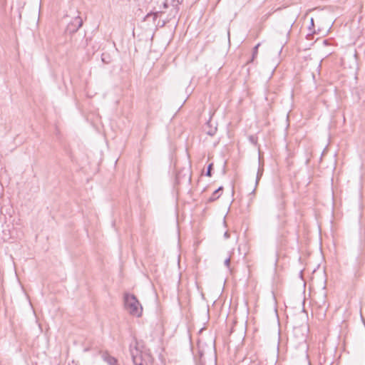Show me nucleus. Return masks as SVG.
<instances>
[{"label": "nucleus", "instance_id": "9b49d317", "mask_svg": "<svg viewBox=\"0 0 365 365\" xmlns=\"http://www.w3.org/2000/svg\"><path fill=\"white\" fill-rule=\"evenodd\" d=\"M212 164H210L207 168V170L206 173V175L210 177L211 176V169H212Z\"/></svg>", "mask_w": 365, "mask_h": 365}, {"label": "nucleus", "instance_id": "7ed1b4c3", "mask_svg": "<svg viewBox=\"0 0 365 365\" xmlns=\"http://www.w3.org/2000/svg\"><path fill=\"white\" fill-rule=\"evenodd\" d=\"M83 25V20L77 16L74 17L67 25L66 31L69 34H73L76 32Z\"/></svg>", "mask_w": 365, "mask_h": 365}, {"label": "nucleus", "instance_id": "dca6fc26", "mask_svg": "<svg viewBox=\"0 0 365 365\" xmlns=\"http://www.w3.org/2000/svg\"><path fill=\"white\" fill-rule=\"evenodd\" d=\"M224 236L227 239V238H229L230 237V235L227 232H225V234H224Z\"/></svg>", "mask_w": 365, "mask_h": 365}, {"label": "nucleus", "instance_id": "9d476101", "mask_svg": "<svg viewBox=\"0 0 365 365\" xmlns=\"http://www.w3.org/2000/svg\"><path fill=\"white\" fill-rule=\"evenodd\" d=\"M224 264H225V265L227 268H230V257H227V258L225 259Z\"/></svg>", "mask_w": 365, "mask_h": 365}, {"label": "nucleus", "instance_id": "2eb2a0df", "mask_svg": "<svg viewBox=\"0 0 365 365\" xmlns=\"http://www.w3.org/2000/svg\"><path fill=\"white\" fill-rule=\"evenodd\" d=\"M250 140H251V142H252V143H256V142H257V138H250Z\"/></svg>", "mask_w": 365, "mask_h": 365}, {"label": "nucleus", "instance_id": "39448f33", "mask_svg": "<svg viewBox=\"0 0 365 365\" xmlns=\"http://www.w3.org/2000/svg\"><path fill=\"white\" fill-rule=\"evenodd\" d=\"M102 358L108 365H118L117 359L109 355L107 352L103 353Z\"/></svg>", "mask_w": 365, "mask_h": 365}, {"label": "nucleus", "instance_id": "6e6552de", "mask_svg": "<svg viewBox=\"0 0 365 365\" xmlns=\"http://www.w3.org/2000/svg\"><path fill=\"white\" fill-rule=\"evenodd\" d=\"M222 190V187H220L218 189H217L213 193L212 195L210 197V200L213 201L217 199L220 195H217V193Z\"/></svg>", "mask_w": 365, "mask_h": 365}, {"label": "nucleus", "instance_id": "f8f14e48", "mask_svg": "<svg viewBox=\"0 0 365 365\" xmlns=\"http://www.w3.org/2000/svg\"><path fill=\"white\" fill-rule=\"evenodd\" d=\"M158 12H155L154 14H148L145 16L146 19L149 18L151 16H153V19H155L158 17Z\"/></svg>", "mask_w": 365, "mask_h": 365}, {"label": "nucleus", "instance_id": "f3484780", "mask_svg": "<svg viewBox=\"0 0 365 365\" xmlns=\"http://www.w3.org/2000/svg\"><path fill=\"white\" fill-rule=\"evenodd\" d=\"M311 24L313 26L314 25V20L313 19H311Z\"/></svg>", "mask_w": 365, "mask_h": 365}, {"label": "nucleus", "instance_id": "0eeeda50", "mask_svg": "<svg viewBox=\"0 0 365 365\" xmlns=\"http://www.w3.org/2000/svg\"><path fill=\"white\" fill-rule=\"evenodd\" d=\"M183 0H171L170 4L173 7L174 15L178 12L179 5L182 2Z\"/></svg>", "mask_w": 365, "mask_h": 365}, {"label": "nucleus", "instance_id": "423d86ee", "mask_svg": "<svg viewBox=\"0 0 365 365\" xmlns=\"http://www.w3.org/2000/svg\"><path fill=\"white\" fill-rule=\"evenodd\" d=\"M210 122H208L205 127L204 128V132L208 135H210V136H212L214 135H215L216 133V131H217V128L216 127H214V128H212L210 125Z\"/></svg>", "mask_w": 365, "mask_h": 365}, {"label": "nucleus", "instance_id": "4468645a", "mask_svg": "<svg viewBox=\"0 0 365 365\" xmlns=\"http://www.w3.org/2000/svg\"><path fill=\"white\" fill-rule=\"evenodd\" d=\"M163 7L164 8L168 7V0L163 4Z\"/></svg>", "mask_w": 365, "mask_h": 365}, {"label": "nucleus", "instance_id": "1a4fd4ad", "mask_svg": "<svg viewBox=\"0 0 365 365\" xmlns=\"http://www.w3.org/2000/svg\"><path fill=\"white\" fill-rule=\"evenodd\" d=\"M260 46V43H257L253 48L252 53V60L257 56L258 52V48Z\"/></svg>", "mask_w": 365, "mask_h": 365}, {"label": "nucleus", "instance_id": "f03ea898", "mask_svg": "<svg viewBox=\"0 0 365 365\" xmlns=\"http://www.w3.org/2000/svg\"><path fill=\"white\" fill-rule=\"evenodd\" d=\"M124 304L125 309L134 317H140L143 307L136 297L131 294H125Z\"/></svg>", "mask_w": 365, "mask_h": 365}, {"label": "nucleus", "instance_id": "ddd939ff", "mask_svg": "<svg viewBox=\"0 0 365 365\" xmlns=\"http://www.w3.org/2000/svg\"><path fill=\"white\" fill-rule=\"evenodd\" d=\"M262 172H261L260 170H258L257 177V182L258 181L259 177L262 176Z\"/></svg>", "mask_w": 365, "mask_h": 365}, {"label": "nucleus", "instance_id": "f257e3e1", "mask_svg": "<svg viewBox=\"0 0 365 365\" xmlns=\"http://www.w3.org/2000/svg\"><path fill=\"white\" fill-rule=\"evenodd\" d=\"M307 329L305 326L294 327L289 336L288 341L290 345L296 349H301L307 358L308 345L307 344Z\"/></svg>", "mask_w": 365, "mask_h": 365}, {"label": "nucleus", "instance_id": "20e7f679", "mask_svg": "<svg viewBox=\"0 0 365 365\" xmlns=\"http://www.w3.org/2000/svg\"><path fill=\"white\" fill-rule=\"evenodd\" d=\"M132 358L134 365H144V362L142 359V354L138 350H135V354L132 351Z\"/></svg>", "mask_w": 365, "mask_h": 365}]
</instances>
